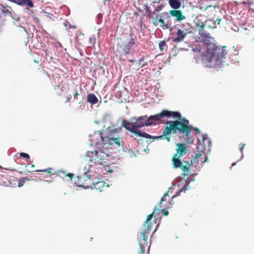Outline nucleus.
I'll list each match as a JSON object with an SVG mask.
<instances>
[{"instance_id": "f257e3e1", "label": "nucleus", "mask_w": 254, "mask_h": 254, "mask_svg": "<svg viewBox=\"0 0 254 254\" xmlns=\"http://www.w3.org/2000/svg\"><path fill=\"white\" fill-rule=\"evenodd\" d=\"M122 129L121 127L111 129L108 127L106 129L98 130L90 135V145L96 146V149L88 151L86 153V160L91 164L85 166L83 169V176H77L78 180L83 179L84 181H91L95 178L94 164H102L109 160L111 152L107 149V144L123 148V137L118 134Z\"/></svg>"}, {"instance_id": "f03ea898", "label": "nucleus", "mask_w": 254, "mask_h": 254, "mask_svg": "<svg viewBox=\"0 0 254 254\" xmlns=\"http://www.w3.org/2000/svg\"><path fill=\"white\" fill-rule=\"evenodd\" d=\"M203 144L200 143L196 147V152L194 158L191 160L190 164L188 161L182 162L181 157L186 154L189 150L187 147V144L185 143H176L177 148H176V153L174 154L172 158V166L174 169L180 168L185 173L189 172L190 168L192 163L198 164L199 161L202 163L208 162V157L204 153L205 150L210 151L211 146V140L208 138L207 133L202 135Z\"/></svg>"}, {"instance_id": "7ed1b4c3", "label": "nucleus", "mask_w": 254, "mask_h": 254, "mask_svg": "<svg viewBox=\"0 0 254 254\" xmlns=\"http://www.w3.org/2000/svg\"><path fill=\"white\" fill-rule=\"evenodd\" d=\"M198 31L199 36L197 41L201 42L205 49L202 54V63L206 67L220 69L222 67V51L206 28L198 29Z\"/></svg>"}, {"instance_id": "20e7f679", "label": "nucleus", "mask_w": 254, "mask_h": 254, "mask_svg": "<svg viewBox=\"0 0 254 254\" xmlns=\"http://www.w3.org/2000/svg\"><path fill=\"white\" fill-rule=\"evenodd\" d=\"M165 124L166 127L163 130L162 135L159 136L151 135L152 137L147 138L166 139L167 141L169 142L171 133L183 134L186 136H189L192 128V126L189 125V121L186 118L181 121H178V120L167 121Z\"/></svg>"}, {"instance_id": "39448f33", "label": "nucleus", "mask_w": 254, "mask_h": 254, "mask_svg": "<svg viewBox=\"0 0 254 254\" xmlns=\"http://www.w3.org/2000/svg\"><path fill=\"white\" fill-rule=\"evenodd\" d=\"M160 211V208H158L155 206L152 213L147 216L146 220L143 223V225L141 228V231L137 236L138 244L139 246L138 254H145V248L148 246L147 242V235L150 234L152 225H153V223L149 222V221L153 217H156V215L159 214ZM149 248L150 246L148 247V250L146 252V254H149Z\"/></svg>"}, {"instance_id": "423d86ee", "label": "nucleus", "mask_w": 254, "mask_h": 254, "mask_svg": "<svg viewBox=\"0 0 254 254\" xmlns=\"http://www.w3.org/2000/svg\"><path fill=\"white\" fill-rule=\"evenodd\" d=\"M122 127H124L127 130L134 134L136 137H141L143 138H150L151 135L145 132H141L136 129L134 122H129L125 119L122 121Z\"/></svg>"}, {"instance_id": "0eeeda50", "label": "nucleus", "mask_w": 254, "mask_h": 254, "mask_svg": "<svg viewBox=\"0 0 254 254\" xmlns=\"http://www.w3.org/2000/svg\"><path fill=\"white\" fill-rule=\"evenodd\" d=\"M131 120L134 121V125L137 131L144 132L143 130L141 129V128L144 127L151 126V123H149L148 116L147 115L133 117L131 118Z\"/></svg>"}, {"instance_id": "6e6552de", "label": "nucleus", "mask_w": 254, "mask_h": 254, "mask_svg": "<svg viewBox=\"0 0 254 254\" xmlns=\"http://www.w3.org/2000/svg\"><path fill=\"white\" fill-rule=\"evenodd\" d=\"M130 38L128 41L123 42L120 45L121 55H129L132 53L133 46L135 44V39L130 34Z\"/></svg>"}, {"instance_id": "1a4fd4ad", "label": "nucleus", "mask_w": 254, "mask_h": 254, "mask_svg": "<svg viewBox=\"0 0 254 254\" xmlns=\"http://www.w3.org/2000/svg\"><path fill=\"white\" fill-rule=\"evenodd\" d=\"M166 114H165L164 110H162L160 113L153 115L148 116L149 123H151L152 126H156L158 124V122H163L164 118H166Z\"/></svg>"}, {"instance_id": "9d476101", "label": "nucleus", "mask_w": 254, "mask_h": 254, "mask_svg": "<svg viewBox=\"0 0 254 254\" xmlns=\"http://www.w3.org/2000/svg\"><path fill=\"white\" fill-rule=\"evenodd\" d=\"M170 16L167 12L158 13L156 15V18L158 20V21H159L160 23H161L160 27H161L163 29H167L170 28V26L168 24L165 23L164 21V18L165 17L168 18Z\"/></svg>"}, {"instance_id": "9b49d317", "label": "nucleus", "mask_w": 254, "mask_h": 254, "mask_svg": "<svg viewBox=\"0 0 254 254\" xmlns=\"http://www.w3.org/2000/svg\"><path fill=\"white\" fill-rule=\"evenodd\" d=\"M169 14L171 16L175 18L176 21L181 22L186 19V16L183 14L182 11L177 9H173L169 11Z\"/></svg>"}, {"instance_id": "f8f14e48", "label": "nucleus", "mask_w": 254, "mask_h": 254, "mask_svg": "<svg viewBox=\"0 0 254 254\" xmlns=\"http://www.w3.org/2000/svg\"><path fill=\"white\" fill-rule=\"evenodd\" d=\"M188 34V32H185L181 29H178L176 37L172 39L174 43H180L183 41Z\"/></svg>"}, {"instance_id": "ddd939ff", "label": "nucleus", "mask_w": 254, "mask_h": 254, "mask_svg": "<svg viewBox=\"0 0 254 254\" xmlns=\"http://www.w3.org/2000/svg\"><path fill=\"white\" fill-rule=\"evenodd\" d=\"M221 21V18H217L216 19H206L205 24V28L211 29H214L217 27V24L219 25Z\"/></svg>"}, {"instance_id": "4468645a", "label": "nucleus", "mask_w": 254, "mask_h": 254, "mask_svg": "<svg viewBox=\"0 0 254 254\" xmlns=\"http://www.w3.org/2000/svg\"><path fill=\"white\" fill-rule=\"evenodd\" d=\"M205 17L202 15H198L194 20V24L198 29L205 28Z\"/></svg>"}, {"instance_id": "2eb2a0df", "label": "nucleus", "mask_w": 254, "mask_h": 254, "mask_svg": "<svg viewBox=\"0 0 254 254\" xmlns=\"http://www.w3.org/2000/svg\"><path fill=\"white\" fill-rule=\"evenodd\" d=\"M93 186L91 187L92 189H96L99 190L100 192L104 190L105 188H108L109 187V185H106V183L103 181H99L98 180L97 182H92Z\"/></svg>"}, {"instance_id": "dca6fc26", "label": "nucleus", "mask_w": 254, "mask_h": 254, "mask_svg": "<svg viewBox=\"0 0 254 254\" xmlns=\"http://www.w3.org/2000/svg\"><path fill=\"white\" fill-rule=\"evenodd\" d=\"M165 114H166V117L170 118L172 117L174 118H178L179 119V121L183 120L185 118L182 119L181 114L178 111H170L168 110H164Z\"/></svg>"}, {"instance_id": "f3484780", "label": "nucleus", "mask_w": 254, "mask_h": 254, "mask_svg": "<svg viewBox=\"0 0 254 254\" xmlns=\"http://www.w3.org/2000/svg\"><path fill=\"white\" fill-rule=\"evenodd\" d=\"M195 180L194 175H191L190 177H188L185 181V184L182 189V191L186 192V190H189L190 189L191 187L190 186V184L191 182H194Z\"/></svg>"}, {"instance_id": "a211bd4d", "label": "nucleus", "mask_w": 254, "mask_h": 254, "mask_svg": "<svg viewBox=\"0 0 254 254\" xmlns=\"http://www.w3.org/2000/svg\"><path fill=\"white\" fill-rule=\"evenodd\" d=\"M87 101L90 104L94 105L98 102V99L95 94L89 93L87 96Z\"/></svg>"}, {"instance_id": "6ab92c4d", "label": "nucleus", "mask_w": 254, "mask_h": 254, "mask_svg": "<svg viewBox=\"0 0 254 254\" xmlns=\"http://www.w3.org/2000/svg\"><path fill=\"white\" fill-rule=\"evenodd\" d=\"M182 1L178 0H169V4L173 9H178L181 6Z\"/></svg>"}, {"instance_id": "aec40b11", "label": "nucleus", "mask_w": 254, "mask_h": 254, "mask_svg": "<svg viewBox=\"0 0 254 254\" xmlns=\"http://www.w3.org/2000/svg\"><path fill=\"white\" fill-rule=\"evenodd\" d=\"M144 61V57L141 58L138 61H136L134 60H129V62L131 63H134L136 66L138 68L140 67H144L145 66L147 65L148 64V62H145L143 64H141V62Z\"/></svg>"}, {"instance_id": "412c9836", "label": "nucleus", "mask_w": 254, "mask_h": 254, "mask_svg": "<svg viewBox=\"0 0 254 254\" xmlns=\"http://www.w3.org/2000/svg\"><path fill=\"white\" fill-rule=\"evenodd\" d=\"M15 25L16 26H18V27H21L23 29L24 31L26 33H27L28 32L27 31V30L26 29V28H25V27L24 26V23L21 21V20L20 19V18H18L15 23Z\"/></svg>"}, {"instance_id": "4be33fe9", "label": "nucleus", "mask_w": 254, "mask_h": 254, "mask_svg": "<svg viewBox=\"0 0 254 254\" xmlns=\"http://www.w3.org/2000/svg\"><path fill=\"white\" fill-rule=\"evenodd\" d=\"M181 27L182 28V30H184L185 32H188V33H189V31L191 29L190 24L188 22L183 23Z\"/></svg>"}, {"instance_id": "5701e85b", "label": "nucleus", "mask_w": 254, "mask_h": 254, "mask_svg": "<svg viewBox=\"0 0 254 254\" xmlns=\"http://www.w3.org/2000/svg\"><path fill=\"white\" fill-rule=\"evenodd\" d=\"M25 180L29 181V179H28L27 178H22L21 179H20L19 180V182H18V187H19V188L22 187L24 185V184Z\"/></svg>"}, {"instance_id": "b1692460", "label": "nucleus", "mask_w": 254, "mask_h": 254, "mask_svg": "<svg viewBox=\"0 0 254 254\" xmlns=\"http://www.w3.org/2000/svg\"><path fill=\"white\" fill-rule=\"evenodd\" d=\"M13 2L16 3L17 4L20 6H23L25 4H26L25 3V1L24 0H13Z\"/></svg>"}, {"instance_id": "393cba45", "label": "nucleus", "mask_w": 254, "mask_h": 254, "mask_svg": "<svg viewBox=\"0 0 254 254\" xmlns=\"http://www.w3.org/2000/svg\"><path fill=\"white\" fill-rule=\"evenodd\" d=\"M192 51L194 52H200L201 51V46L200 44L196 45L194 47H193Z\"/></svg>"}, {"instance_id": "a878e982", "label": "nucleus", "mask_w": 254, "mask_h": 254, "mask_svg": "<svg viewBox=\"0 0 254 254\" xmlns=\"http://www.w3.org/2000/svg\"><path fill=\"white\" fill-rule=\"evenodd\" d=\"M59 173H63V174H65V176H66V177H68L70 180H72V177H73V176L74 175L73 174H72V173H67V174H65V171H62V170H60L59 171Z\"/></svg>"}, {"instance_id": "bb28decb", "label": "nucleus", "mask_w": 254, "mask_h": 254, "mask_svg": "<svg viewBox=\"0 0 254 254\" xmlns=\"http://www.w3.org/2000/svg\"><path fill=\"white\" fill-rule=\"evenodd\" d=\"M89 42L90 44L92 45V46H94L95 42H96V38L95 36H93L92 37H90L89 38Z\"/></svg>"}, {"instance_id": "cd10ccee", "label": "nucleus", "mask_w": 254, "mask_h": 254, "mask_svg": "<svg viewBox=\"0 0 254 254\" xmlns=\"http://www.w3.org/2000/svg\"><path fill=\"white\" fill-rule=\"evenodd\" d=\"M149 17L151 19H153V24L155 25V26H157L158 25V23L160 22L159 21H158V20L156 18H155L152 15H149Z\"/></svg>"}, {"instance_id": "c85d7f7f", "label": "nucleus", "mask_w": 254, "mask_h": 254, "mask_svg": "<svg viewBox=\"0 0 254 254\" xmlns=\"http://www.w3.org/2000/svg\"><path fill=\"white\" fill-rule=\"evenodd\" d=\"M240 145H241V146L240 148V150L242 155H241V158L240 160H241L244 158L243 149H244L246 144L245 143H241Z\"/></svg>"}, {"instance_id": "c756f323", "label": "nucleus", "mask_w": 254, "mask_h": 254, "mask_svg": "<svg viewBox=\"0 0 254 254\" xmlns=\"http://www.w3.org/2000/svg\"><path fill=\"white\" fill-rule=\"evenodd\" d=\"M164 5L161 4L160 5H158L154 9V11L152 12L153 14H155L156 12H158L161 10L162 8L163 7Z\"/></svg>"}, {"instance_id": "7c9ffc66", "label": "nucleus", "mask_w": 254, "mask_h": 254, "mask_svg": "<svg viewBox=\"0 0 254 254\" xmlns=\"http://www.w3.org/2000/svg\"><path fill=\"white\" fill-rule=\"evenodd\" d=\"M20 157L26 158L27 159H30V156L26 153L21 152L19 154Z\"/></svg>"}, {"instance_id": "2f4dec72", "label": "nucleus", "mask_w": 254, "mask_h": 254, "mask_svg": "<svg viewBox=\"0 0 254 254\" xmlns=\"http://www.w3.org/2000/svg\"><path fill=\"white\" fill-rule=\"evenodd\" d=\"M25 1V3L26 5L30 7H33L34 5L33 3L32 2V0H24Z\"/></svg>"}, {"instance_id": "473e14b6", "label": "nucleus", "mask_w": 254, "mask_h": 254, "mask_svg": "<svg viewBox=\"0 0 254 254\" xmlns=\"http://www.w3.org/2000/svg\"><path fill=\"white\" fill-rule=\"evenodd\" d=\"M169 191L165 193L163 197L161 198L159 204H161L163 201L166 200V197L169 196Z\"/></svg>"}, {"instance_id": "72a5a7b5", "label": "nucleus", "mask_w": 254, "mask_h": 254, "mask_svg": "<svg viewBox=\"0 0 254 254\" xmlns=\"http://www.w3.org/2000/svg\"><path fill=\"white\" fill-rule=\"evenodd\" d=\"M166 43L164 41H161L159 44V47L161 51H163V48L165 46Z\"/></svg>"}, {"instance_id": "f704fd0d", "label": "nucleus", "mask_w": 254, "mask_h": 254, "mask_svg": "<svg viewBox=\"0 0 254 254\" xmlns=\"http://www.w3.org/2000/svg\"><path fill=\"white\" fill-rule=\"evenodd\" d=\"M182 192H184V191H182V189L176 191V193L173 196H172V198H174L177 196H178L179 195H180Z\"/></svg>"}, {"instance_id": "c9c22d12", "label": "nucleus", "mask_w": 254, "mask_h": 254, "mask_svg": "<svg viewBox=\"0 0 254 254\" xmlns=\"http://www.w3.org/2000/svg\"><path fill=\"white\" fill-rule=\"evenodd\" d=\"M145 10L146 11V12L148 13V16L149 17V15H151V12L150 10L149 7L147 5L145 6Z\"/></svg>"}, {"instance_id": "e433bc0d", "label": "nucleus", "mask_w": 254, "mask_h": 254, "mask_svg": "<svg viewBox=\"0 0 254 254\" xmlns=\"http://www.w3.org/2000/svg\"><path fill=\"white\" fill-rule=\"evenodd\" d=\"M1 13H2L3 14L6 15V14L7 13H9V11L8 9H5V8H3L1 10Z\"/></svg>"}, {"instance_id": "4c0bfd02", "label": "nucleus", "mask_w": 254, "mask_h": 254, "mask_svg": "<svg viewBox=\"0 0 254 254\" xmlns=\"http://www.w3.org/2000/svg\"><path fill=\"white\" fill-rule=\"evenodd\" d=\"M226 46H223V59H225V55H226L227 54V52L226 51Z\"/></svg>"}, {"instance_id": "58836bf2", "label": "nucleus", "mask_w": 254, "mask_h": 254, "mask_svg": "<svg viewBox=\"0 0 254 254\" xmlns=\"http://www.w3.org/2000/svg\"><path fill=\"white\" fill-rule=\"evenodd\" d=\"M161 212L163 214V215L167 216L168 214V211L166 210L165 209H163L161 210Z\"/></svg>"}, {"instance_id": "ea45409f", "label": "nucleus", "mask_w": 254, "mask_h": 254, "mask_svg": "<svg viewBox=\"0 0 254 254\" xmlns=\"http://www.w3.org/2000/svg\"><path fill=\"white\" fill-rule=\"evenodd\" d=\"M193 129L196 133H200V130H199V129L197 127H194V128H192L191 129Z\"/></svg>"}, {"instance_id": "a19ab883", "label": "nucleus", "mask_w": 254, "mask_h": 254, "mask_svg": "<svg viewBox=\"0 0 254 254\" xmlns=\"http://www.w3.org/2000/svg\"><path fill=\"white\" fill-rule=\"evenodd\" d=\"M47 171V169H43V170H36L35 172H46Z\"/></svg>"}, {"instance_id": "79ce46f5", "label": "nucleus", "mask_w": 254, "mask_h": 254, "mask_svg": "<svg viewBox=\"0 0 254 254\" xmlns=\"http://www.w3.org/2000/svg\"><path fill=\"white\" fill-rule=\"evenodd\" d=\"M68 25H69V29H75L76 28L75 26L71 25L69 23Z\"/></svg>"}, {"instance_id": "37998d69", "label": "nucleus", "mask_w": 254, "mask_h": 254, "mask_svg": "<svg viewBox=\"0 0 254 254\" xmlns=\"http://www.w3.org/2000/svg\"><path fill=\"white\" fill-rule=\"evenodd\" d=\"M78 95H79V94L78 93L77 91L76 90V91H75V93H74V94L73 95V97H74V98H76V99H77V96H78Z\"/></svg>"}, {"instance_id": "c03bdc74", "label": "nucleus", "mask_w": 254, "mask_h": 254, "mask_svg": "<svg viewBox=\"0 0 254 254\" xmlns=\"http://www.w3.org/2000/svg\"><path fill=\"white\" fill-rule=\"evenodd\" d=\"M71 99V95H69L67 97V99H66V102H69L70 100Z\"/></svg>"}, {"instance_id": "a18cd8bd", "label": "nucleus", "mask_w": 254, "mask_h": 254, "mask_svg": "<svg viewBox=\"0 0 254 254\" xmlns=\"http://www.w3.org/2000/svg\"><path fill=\"white\" fill-rule=\"evenodd\" d=\"M231 29L235 31H238L239 30V28L237 26H236L235 28H231Z\"/></svg>"}, {"instance_id": "49530a36", "label": "nucleus", "mask_w": 254, "mask_h": 254, "mask_svg": "<svg viewBox=\"0 0 254 254\" xmlns=\"http://www.w3.org/2000/svg\"><path fill=\"white\" fill-rule=\"evenodd\" d=\"M75 184L76 186L77 187H84L83 185L78 184L76 182H75Z\"/></svg>"}, {"instance_id": "de8ad7c7", "label": "nucleus", "mask_w": 254, "mask_h": 254, "mask_svg": "<svg viewBox=\"0 0 254 254\" xmlns=\"http://www.w3.org/2000/svg\"><path fill=\"white\" fill-rule=\"evenodd\" d=\"M101 17H102V15H101V14L100 13H99V14L97 15V18L98 19H99L100 18H101Z\"/></svg>"}, {"instance_id": "09e8293b", "label": "nucleus", "mask_w": 254, "mask_h": 254, "mask_svg": "<svg viewBox=\"0 0 254 254\" xmlns=\"http://www.w3.org/2000/svg\"><path fill=\"white\" fill-rule=\"evenodd\" d=\"M173 198H171V201L170 202V204L172 206L174 204V201L173 200Z\"/></svg>"}, {"instance_id": "8fccbe9b", "label": "nucleus", "mask_w": 254, "mask_h": 254, "mask_svg": "<svg viewBox=\"0 0 254 254\" xmlns=\"http://www.w3.org/2000/svg\"><path fill=\"white\" fill-rule=\"evenodd\" d=\"M237 164V162H234L232 164V167L235 166Z\"/></svg>"}, {"instance_id": "3c124183", "label": "nucleus", "mask_w": 254, "mask_h": 254, "mask_svg": "<svg viewBox=\"0 0 254 254\" xmlns=\"http://www.w3.org/2000/svg\"><path fill=\"white\" fill-rule=\"evenodd\" d=\"M67 24H69V22H64V25L66 26Z\"/></svg>"}, {"instance_id": "603ef678", "label": "nucleus", "mask_w": 254, "mask_h": 254, "mask_svg": "<svg viewBox=\"0 0 254 254\" xmlns=\"http://www.w3.org/2000/svg\"><path fill=\"white\" fill-rule=\"evenodd\" d=\"M233 49L234 51H235L236 52H237V50H236L235 46H233Z\"/></svg>"}, {"instance_id": "864d4df0", "label": "nucleus", "mask_w": 254, "mask_h": 254, "mask_svg": "<svg viewBox=\"0 0 254 254\" xmlns=\"http://www.w3.org/2000/svg\"><path fill=\"white\" fill-rule=\"evenodd\" d=\"M109 0H104V4H106V1H109Z\"/></svg>"}, {"instance_id": "5fc2aeb1", "label": "nucleus", "mask_w": 254, "mask_h": 254, "mask_svg": "<svg viewBox=\"0 0 254 254\" xmlns=\"http://www.w3.org/2000/svg\"><path fill=\"white\" fill-rule=\"evenodd\" d=\"M108 171L109 172H111L112 171V170H109Z\"/></svg>"}, {"instance_id": "6e6d98bb", "label": "nucleus", "mask_w": 254, "mask_h": 254, "mask_svg": "<svg viewBox=\"0 0 254 254\" xmlns=\"http://www.w3.org/2000/svg\"><path fill=\"white\" fill-rule=\"evenodd\" d=\"M100 29H98V34H99V31H100Z\"/></svg>"}, {"instance_id": "4d7b16f0", "label": "nucleus", "mask_w": 254, "mask_h": 254, "mask_svg": "<svg viewBox=\"0 0 254 254\" xmlns=\"http://www.w3.org/2000/svg\"><path fill=\"white\" fill-rule=\"evenodd\" d=\"M31 167H32V168L34 167V165H31Z\"/></svg>"}, {"instance_id": "13d9d810", "label": "nucleus", "mask_w": 254, "mask_h": 254, "mask_svg": "<svg viewBox=\"0 0 254 254\" xmlns=\"http://www.w3.org/2000/svg\"><path fill=\"white\" fill-rule=\"evenodd\" d=\"M186 176H187V175L184 174V178H185V177H186Z\"/></svg>"}, {"instance_id": "bf43d9fd", "label": "nucleus", "mask_w": 254, "mask_h": 254, "mask_svg": "<svg viewBox=\"0 0 254 254\" xmlns=\"http://www.w3.org/2000/svg\"><path fill=\"white\" fill-rule=\"evenodd\" d=\"M59 45H60V46H62V45H61V43H59Z\"/></svg>"}, {"instance_id": "052dcab7", "label": "nucleus", "mask_w": 254, "mask_h": 254, "mask_svg": "<svg viewBox=\"0 0 254 254\" xmlns=\"http://www.w3.org/2000/svg\"><path fill=\"white\" fill-rule=\"evenodd\" d=\"M156 230V229L154 231V233L155 232Z\"/></svg>"}, {"instance_id": "680f3d73", "label": "nucleus", "mask_w": 254, "mask_h": 254, "mask_svg": "<svg viewBox=\"0 0 254 254\" xmlns=\"http://www.w3.org/2000/svg\"><path fill=\"white\" fill-rule=\"evenodd\" d=\"M235 55H238V53H237L236 54H235Z\"/></svg>"}, {"instance_id": "e2e57ef3", "label": "nucleus", "mask_w": 254, "mask_h": 254, "mask_svg": "<svg viewBox=\"0 0 254 254\" xmlns=\"http://www.w3.org/2000/svg\"><path fill=\"white\" fill-rule=\"evenodd\" d=\"M0 168H1V166L0 165Z\"/></svg>"}, {"instance_id": "0e129e2a", "label": "nucleus", "mask_w": 254, "mask_h": 254, "mask_svg": "<svg viewBox=\"0 0 254 254\" xmlns=\"http://www.w3.org/2000/svg\"><path fill=\"white\" fill-rule=\"evenodd\" d=\"M1 18V15H0V18Z\"/></svg>"}]
</instances>
